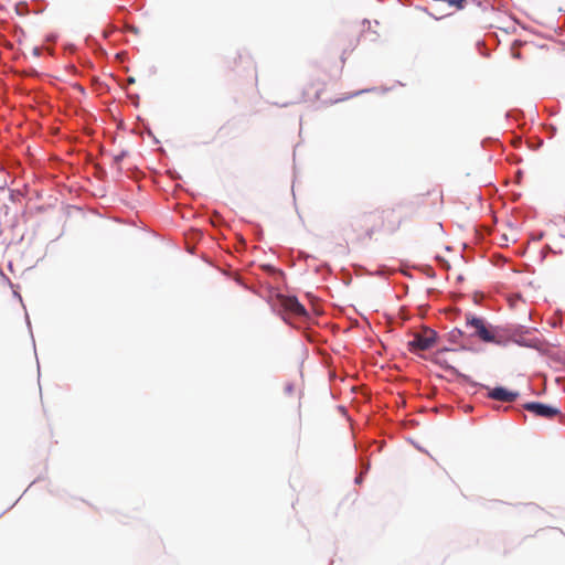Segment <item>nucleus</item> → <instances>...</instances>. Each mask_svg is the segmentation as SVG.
I'll use <instances>...</instances> for the list:
<instances>
[{
    "instance_id": "nucleus-5",
    "label": "nucleus",
    "mask_w": 565,
    "mask_h": 565,
    "mask_svg": "<svg viewBox=\"0 0 565 565\" xmlns=\"http://www.w3.org/2000/svg\"><path fill=\"white\" fill-rule=\"evenodd\" d=\"M523 408L527 412L534 414L537 417L543 418H553L557 415H559V409L546 404L537 403V402H530L525 403L523 405Z\"/></svg>"
},
{
    "instance_id": "nucleus-4",
    "label": "nucleus",
    "mask_w": 565,
    "mask_h": 565,
    "mask_svg": "<svg viewBox=\"0 0 565 565\" xmlns=\"http://www.w3.org/2000/svg\"><path fill=\"white\" fill-rule=\"evenodd\" d=\"M279 306L294 317H307V310L294 296H279Z\"/></svg>"
},
{
    "instance_id": "nucleus-6",
    "label": "nucleus",
    "mask_w": 565,
    "mask_h": 565,
    "mask_svg": "<svg viewBox=\"0 0 565 565\" xmlns=\"http://www.w3.org/2000/svg\"><path fill=\"white\" fill-rule=\"evenodd\" d=\"M519 396L518 392L509 391L505 387L489 388L488 397L501 402H514Z\"/></svg>"
},
{
    "instance_id": "nucleus-7",
    "label": "nucleus",
    "mask_w": 565,
    "mask_h": 565,
    "mask_svg": "<svg viewBox=\"0 0 565 565\" xmlns=\"http://www.w3.org/2000/svg\"><path fill=\"white\" fill-rule=\"evenodd\" d=\"M450 351L451 350H449V349H443V350L438 351L436 353L435 361L445 367H449L447 365V361L445 360L444 355H445V353L450 352Z\"/></svg>"
},
{
    "instance_id": "nucleus-9",
    "label": "nucleus",
    "mask_w": 565,
    "mask_h": 565,
    "mask_svg": "<svg viewBox=\"0 0 565 565\" xmlns=\"http://www.w3.org/2000/svg\"><path fill=\"white\" fill-rule=\"evenodd\" d=\"M373 232H374L373 230H370L369 233H367L369 236H371L373 234Z\"/></svg>"
},
{
    "instance_id": "nucleus-1",
    "label": "nucleus",
    "mask_w": 565,
    "mask_h": 565,
    "mask_svg": "<svg viewBox=\"0 0 565 565\" xmlns=\"http://www.w3.org/2000/svg\"><path fill=\"white\" fill-rule=\"evenodd\" d=\"M407 220V214L394 207L383 210L380 215V230L391 235L395 234Z\"/></svg>"
},
{
    "instance_id": "nucleus-3",
    "label": "nucleus",
    "mask_w": 565,
    "mask_h": 565,
    "mask_svg": "<svg viewBox=\"0 0 565 565\" xmlns=\"http://www.w3.org/2000/svg\"><path fill=\"white\" fill-rule=\"evenodd\" d=\"M467 324L475 329V335L480 338L483 342L501 343L497 339L494 328L488 327L481 318L473 316L467 317Z\"/></svg>"
},
{
    "instance_id": "nucleus-2",
    "label": "nucleus",
    "mask_w": 565,
    "mask_h": 565,
    "mask_svg": "<svg viewBox=\"0 0 565 565\" xmlns=\"http://www.w3.org/2000/svg\"><path fill=\"white\" fill-rule=\"evenodd\" d=\"M436 341L437 333L429 328H425L422 332L414 333L413 339L408 341L407 345L411 352L417 353L431 349Z\"/></svg>"
},
{
    "instance_id": "nucleus-8",
    "label": "nucleus",
    "mask_w": 565,
    "mask_h": 565,
    "mask_svg": "<svg viewBox=\"0 0 565 565\" xmlns=\"http://www.w3.org/2000/svg\"><path fill=\"white\" fill-rule=\"evenodd\" d=\"M26 322H28V326L30 328L31 327V321H30L29 317H26Z\"/></svg>"
}]
</instances>
